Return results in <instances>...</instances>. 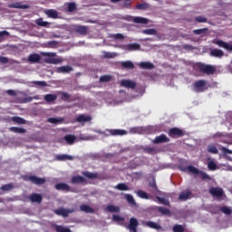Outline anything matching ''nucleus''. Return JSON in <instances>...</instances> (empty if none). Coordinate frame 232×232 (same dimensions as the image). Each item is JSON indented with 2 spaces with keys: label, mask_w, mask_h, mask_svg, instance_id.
<instances>
[{
  "label": "nucleus",
  "mask_w": 232,
  "mask_h": 232,
  "mask_svg": "<svg viewBox=\"0 0 232 232\" xmlns=\"http://www.w3.org/2000/svg\"><path fill=\"white\" fill-rule=\"evenodd\" d=\"M194 69L201 73H206V75H213L217 72L215 66L202 63H196Z\"/></svg>",
  "instance_id": "1"
},
{
  "label": "nucleus",
  "mask_w": 232,
  "mask_h": 232,
  "mask_svg": "<svg viewBox=\"0 0 232 232\" xmlns=\"http://www.w3.org/2000/svg\"><path fill=\"white\" fill-rule=\"evenodd\" d=\"M186 170L188 171L189 173H192L193 175H199V177H200V179H202V180H211V177H209L208 173H206L202 170H199L193 165L188 166Z\"/></svg>",
  "instance_id": "2"
},
{
  "label": "nucleus",
  "mask_w": 232,
  "mask_h": 232,
  "mask_svg": "<svg viewBox=\"0 0 232 232\" xmlns=\"http://www.w3.org/2000/svg\"><path fill=\"white\" fill-rule=\"evenodd\" d=\"M206 84H208L206 80H198L193 83L192 88L196 93H202L208 90Z\"/></svg>",
  "instance_id": "3"
},
{
  "label": "nucleus",
  "mask_w": 232,
  "mask_h": 232,
  "mask_svg": "<svg viewBox=\"0 0 232 232\" xmlns=\"http://www.w3.org/2000/svg\"><path fill=\"white\" fill-rule=\"evenodd\" d=\"M44 55L48 57L45 59V63L47 64H61L63 63V59L61 58H54L57 55L56 53H44Z\"/></svg>",
  "instance_id": "4"
},
{
  "label": "nucleus",
  "mask_w": 232,
  "mask_h": 232,
  "mask_svg": "<svg viewBox=\"0 0 232 232\" xmlns=\"http://www.w3.org/2000/svg\"><path fill=\"white\" fill-rule=\"evenodd\" d=\"M53 213H55V215H58V217H63V218H68V217H70V214L75 213V208H59L54 209Z\"/></svg>",
  "instance_id": "5"
},
{
  "label": "nucleus",
  "mask_w": 232,
  "mask_h": 232,
  "mask_svg": "<svg viewBox=\"0 0 232 232\" xmlns=\"http://www.w3.org/2000/svg\"><path fill=\"white\" fill-rule=\"evenodd\" d=\"M168 135L170 139H180V137H184V135H186V132L179 128L174 127L169 130Z\"/></svg>",
  "instance_id": "6"
},
{
  "label": "nucleus",
  "mask_w": 232,
  "mask_h": 232,
  "mask_svg": "<svg viewBox=\"0 0 232 232\" xmlns=\"http://www.w3.org/2000/svg\"><path fill=\"white\" fill-rule=\"evenodd\" d=\"M107 133H109V135H111L112 137H122L123 135H127L128 131L121 129H111L107 130Z\"/></svg>",
  "instance_id": "7"
},
{
  "label": "nucleus",
  "mask_w": 232,
  "mask_h": 232,
  "mask_svg": "<svg viewBox=\"0 0 232 232\" xmlns=\"http://www.w3.org/2000/svg\"><path fill=\"white\" fill-rule=\"evenodd\" d=\"M30 182H32V184H34L35 186H43V184L46 183V179L39 178V177L34 176V175H31L30 176Z\"/></svg>",
  "instance_id": "8"
},
{
  "label": "nucleus",
  "mask_w": 232,
  "mask_h": 232,
  "mask_svg": "<svg viewBox=\"0 0 232 232\" xmlns=\"http://www.w3.org/2000/svg\"><path fill=\"white\" fill-rule=\"evenodd\" d=\"M137 227H139V220L135 218H130V223L128 225V229L130 232H137Z\"/></svg>",
  "instance_id": "9"
},
{
  "label": "nucleus",
  "mask_w": 232,
  "mask_h": 232,
  "mask_svg": "<svg viewBox=\"0 0 232 232\" xmlns=\"http://www.w3.org/2000/svg\"><path fill=\"white\" fill-rule=\"evenodd\" d=\"M208 191L212 197H217L218 198L224 196V190L221 188H210Z\"/></svg>",
  "instance_id": "10"
},
{
  "label": "nucleus",
  "mask_w": 232,
  "mask_h": 232,
  "mask_svg": "<svg viewBox=\"0 0 232 232\" xmlns=\"http://www.w3.org/2000/svg\"><path fill=\"white\" fill-rule=\"evenodd\" d=\"M169 138L166 134H160V136H156L152 142L153 144H163L164 142H169Z\"/></svg>",
  "instance_id": "11"
},
{
  "label": "nucleus",
  "mask_w": 232,
  "mask_h": 232,
  "mask_svg": "<svg viewBox=\"0 0 232 232\" xmlns=\"http://www.w3.org/2000/svg\"><path fill=\"white\" fill-rule=\"evenodd\" d=\"M121 86L123 88H130V90H135L137 88V83L131 80H122L121 82Z\"/></svg>",
  "instance_id": "12"
},
{
  "label": "nucleus",
  "mask_w": 232,
  "mask_h": 232,
  "mask_svg": "<svg viewBox=\"0 0 232 232\" xmlns=\"http://www.w3.org/2000/svg\"><path fill=\"white\" fill-rule=\"evenodd\" d=\"M214 44H218L220 48H225V50H229L232 52V44H229L222 40H214Z\"/></svg>",
  "instance_id": "13"
},
{
  "label": "nucleus",
  "mask_w": 232,
  "mask_h": 232,
  "mask_svg": "<svg viewBox=\"0 0 232 232\" xmlns=\"http://www.w3.org/2000/svg\"><path fill=\"white\" fill-rule=\"evenodd\" d=\"M72 184H88L87 179L82 176H74L71 179Z\"/></svg>",
  "instance_id": "14"
},
{
  "label": "nucleus",
  "mask_w": 232,
  "mask_h": 232,
  "mask_svg": "<svg viewBox=\"0 0 232 232\" xmlns=\"http://www.w3.org/2000/svg\"><path fill=\"white\" fill-rule=\"evenodd\" d=\"M54 188L57 191H65V193H69L72 189L66 183H57Z\"/></svg>",
  "instance_id": "15"
},
{
  "label": "nucleus",
  "mask_w": 232,
  "mask_h": 232,
  "mask_svg": "<svg viewBox=\"0 0 232 232\" xmlns=\"http://www.w3.org/2000/svg\"><path fill=\"white\" fill-rule=\"evenodd\" d=\"M138 66L140 70H153L155 68V64L151 63V62H140Z\"/></svg>",
  "instance_id": "16"
},
{
  "label": "nucleus",
  "mask_w": 232,
  "mask_h": 232,
  "mask_svg": "<svg viewBox=\"0 0 232 232\" xmlns=\"http://www.w3.org/2000/svg\"><path fill=\"white\" fill-rule=\"evenodd\" d=\"M30 200L35 204H43V195L33 193L30 195Z\"/></svg>",
  "instance_id": "17"
},
{
  "label": "nucleus",
  "mask_w": 232,
  "mask_h": 232,
  "mask_svg": "<svg viewBox=\"0 0 232 232\" xmlns=\"http://www.w3.org/2000/svg\"><path fill=\"white\" fill-rule=\"evenodd\" d=\"M70 72H73L72 65H64L56 69L57 73H70Z\"/></svg>",
  "instance_id": "18"
},
{
  "label": "nucleus",
  "mask_w": 232,
  "mask_h": 232,
  "mask_svg": "<svg viewBox=\"0 0 232 232\" xmlns=\"http://www.w3.org/2000/svg\"><path fill=\"white\" fill-rule=\"evenodd\" d=\"M123 50H127V52H135L137 50H140V44H129L127 45H124Z\"/></svg>",
  "instance_id": "19"
},
{
  "label": "nucleus",
  "mask_w": 232,
  "mask_h": 232,
  "mask_svg": "<svg viewBox=\"0 0 232 232\" xmlns=\"http://www.w3.org/2000/svg\"><path fill=\"white\" fill-rule=\"evenodd\" d=\"M190 195H192L191 190H184L179 194V200H181V202H186V200L189 198Z\"/></svg>",
  "instance_id": "20"
},
{
  "label": "nucleus",
  "mask_w": 232,
  "mask_h": 232,
  "mask_svg": "<svg viewBox=\"0 0 232 232\" xmlns=\"http://www.w3.org/2000/svg\"><path fill=\"white\" fill-rule=\"evenodd\" d=\"M8 8H16L19 10H26V8H29V6L23 3L16 2V3L10 4L8 5Z\"/></svg>",
  "instance_id": "21"
},
{
  "label": "nucleus",
  "mask_w": 232,
  "mask_h": 232,
  "mask_svg": "<svg viewBox=\"0 0 232 232\" xmlns=\"http://www.w3.org/2000/svg\"><path fill=\"white\" fill-rule=\"evenodd\" d=\"M92 121V116H86L84 114H80L76 118V122H80L81 124H84L85 122H90Z\"/></svg>",
  "instance_id": "22"
},
{
  "label": "nucleus",
  "mask_w": 232,
  "mask_h": 232,
  "mask_svg": "<svg viewBox=\"0 0 232 232\" xmlns=\"http://www.w3.org/2000/svg\"><path fill=\"white\" fill-rule=\"evenodd\" d=\"M58 95H61L62 101H64L65 102H72V101H73L72 99V95H70L68 92H58Z\"/></svg>",
  "instance_id": "23"
},
{
  "label": "nucleus",
  "mask_w": 232,
  "mask_h": 232,
  "mask_svg": "<svg viewBox=\"0 0 232 232\" xmlns=\"http://www.w3.org/2000/svg\"><path fill=\"white\" fill-rule=\"evenodd\" d=\"M210 56L211 57H218V58H222L224 57V51L220 50V49H212L210 51Z\"/></svg>",
  "instance_id": "24"
},
{
  "label": "nucleus",
  "mask_w": 232,
  "mask_h": 232,
  "mask_svg": "<svg viewBox=\"0 0 232 232\" xmlns=\"http://www.w3.org/2000/svg\"><path fill=\"white\" fill-rule=\"evenodd\" d=\"M124 198L127 200L130 206H132L133 208H137V201H135V198L131 196V194H125Z\"/></svg>",
  "instance_id": "25"
},
{
  "label": "nucleus",
  "mask_w": 232,
  "mask_h": 232,
  "mask_svg": "<svg viewBox=\"0 0 232 232\" xmlns=\"http://www.w3.org/2000/svg\"><path fill=\"white\" fill-rule=\"evenodd\" d=\"M132 21L133 23H136L138 24H148V23H150V20H148V18L140 16H135Z\"/></svg>",
  "instance_id": "26"
},
{
  "label": "nucleus",
  "mask_w": 232,
  "mask_h": 232,
  "mask_svg": "<svg viewBox=\"0 0 232 232\" xmlns=\"http://www.w3.org/2000/svg\"><path fill=\"white\" fill-rule=\"evenodd\" d=\"M76 34H80V35H86L88 34V27L84 25H78L75 28Z\"/></svg>",
  "instance_id": "27"
},
{
  "label": "nucleus",
  "mask_w": 232,
  "mask_h": 232,
  "mask_svg": "<svg viewBox=\"0 0 232 232\" xmlns=\"http://www.w3.org/2000/svg\"><path fill=\"white\" fill-rule=\"evenodd\" d=\"M56 160L64 161V160H73V156L68 154H59L56 155Z\"/></svg>",
  "instance_id": "28"
},
{
  "label": "nucleus",
  "mask_w": 232,
  "mask_h": 232,
  "mask_svg": "<svg viewBox=\"0 0 232 232\" xmlns=\"http://www.w3.org/2000/svg\"><path fill=\"white\" fill-rule=\"evenodd\" d=\"M45 14L51 17V19H57V17H59V13L54 9H48L45 11Z\"/></svg>",
  "instance_id": "29"
},
{
  "label": "nucleus",
  "mask_w": 232,
  "mask_h": 232,
  "mask_svg": "<svg viewBox=\"0 0 232 232\" xmlns=\"http://www.w3.org/2000/svg\"><path fill=\"white\" fill-rule=\"evenodd\" d=\"M121 67L125 68V70H133L135 68V64L131 61L121 62Z\"/></svg>",
  "instance_id": "30"
},
{
  "label": "nucleus",
  "mask_w": 232,
  "mask_h": 232,
  "mask_svg": "<svg viewBox=\"0 0 232 232\" xmlns=\"http://www.w3.org/2000/svg\"><path fill=\"white\" fill-rule=\"evenodd\" d=\"M47 122H50V124H63L64 118H48Z\"/></svg>",
  "instance_id": "31"
},
{
  "label": "nucleus",
  "mask_w": 232,
  "mask_h": 232,
  "mask_svg": "<svg viewBox=\"0 0 232 232\" xmlns=\"http://www.w3.org/2000/svg\"><path fill=\"white\" fill-rule=\"evenodd\" d=\"M82 175L83 177H86V179H95L99 177V175L95 172H90V171H82Z\"/></svg>",
  "instance_id": "32"
},
{
  "label": "nucleus",
  "mask_w": 232,
  "mask_h": 232,
  "mask_svg": "<svg viewBox=\"0 0 232 232\" xmlns=\"http://www.w3.org/2000/svg\"><path fill=\"white\" fill-rule=\"evenodd\" d=\"M63 139L67 142V144L72 145L75 142V140H77V137H75V135L68 134L64 136Z\"/></svg>",
  "instance_id": "33"
},
{
  "label": "nucleus",
  "mask_w": 232,
  "mask_h": 232,
  "mask_svg": "<svg viewBox=\"0 0 232 232\" xmlns=\"http://www.w3.org/2000/svg\"><path fill=\"white\" fill-rule=\"evenodd\" d=\"M192 32L194 35H200V37H204V35L208 34V28L195 29Z\"/></svg>",
  "instance_id": "34"
},
{
  "label": "nucleus",
  "mask_w": 232,
  "mask_h": 232,
  "mask_svg": "<svg viewBox=\"0 0 232 232\" xmlns=\"http://www.w3.org/2000/svg\"><path fill=\"white\" fill-rule=\"evenodd\" d=\"M11 121L14 122V124H26V121L18 116L12 117Z\"/></svg>",
  "instance_id": "35"
},
{
  "label": "nucleus",
  "mask_w": 232,
  "mask_h": 232,
  "mask_svg": "<svg viewBox=\"0 0 232 232\" xmlns=\"http://www.w3.org/2000/svg\"><path fill=\"white\" fill-rule=\"evenodd\" d=\"M106 211H108L109 213H120L121 208L113 205H108L106 207Z\"/></svg>",
  "instance_id": "36"
},
{
  "label": "nucleus",
  "mask_w": 232,
  "mask_h": 232,
  "mask_svg": "<svg viewBox=\"0 0 232 232\" xmlns=\"http://www.w3.org/2000/svg\"><path fill=\"white\" fill-rule=\"evenodd\" d=\"M114 188L119 189V191H130V187L126 183H119Z\"/></svg>",
  "instance_id": "37"
},
{
  "label": "nucleus",
  "mask_w": 232,
  "mask_h": 232,
  "mask_svg": "<svg viewBox=\"0 0 232 232\" xmlns=\"http://www.w3.org/2000/svg\"><path fill=\"white\" fill-rule=\"evenodd\" d=\"M44 99L46 102H53L57 101V94H45Z\"/></svg>",
  "instance_id": "38"
},
{
  "label": "nucleus",
  "mask_w": 232,
  "mask_h": 232,
  "mask_svg": "<svg viewBox=\"0 0 232 232\" xmlns=\"http://www.w3.org/2000/svg\"><path fill=\"white\" fill-rule=\"evenodd\" d=\"M80 211H83V213H93V208L86 204H82L80 206Z\"/></svg>",
  "instance_id": "39"
},
{
  "label": "nucleus",
  "mask_w": 232,
  "mask_h": 232,
  "mask_svg": "<svg viewBox=\"0 0 232 232\" xmlns=\"http://www.w3.org/2000/svg\"><path fill=\"white\" fill-rule=\"evenodd\" d=\"M219 211L224 213V215H232V208L227 206H223L219 208Z\"/></svg>",
  "instance_id": "40"
},
{
  "label": "nucleus",
  "mask_w": 232,
  "mask_h": 232,
  "mask_svg": "<svg viewBox=\"0 0 232 232\" xmlns=\"http://www.w3.org/2000/svg\"><path fill=\"white\" fill-rule=\"evenodd\" d=\"M9 131H13V133H26V130L21 127H11Z\"/></svg>",
  "instance_id": "41"
},
{
  "label": "nucleus",
  "mask_w": 232,
  "mask_h": 232,
  "mask_svg": "<svg viewBox=\"0 0 232 232\" xmlns=\"http://www.w3.org/2000/svg\"><path fill=\"white\" fill-rule=\"evenodd\" d=\"M156 198L160 202V204H163L164 206H168L169 208H171V204L169 203V200L166 199L165 198L157 196Z\"/></svg>",
  "instance_id": "42"
},
{
  "label": "nucleus",
  "mask_w": 232,
  "mask_h": 232,
  "mask_svg": "<svg viewBox=\"0 0 232 232\" xmlns=\"http://www.w3.org/2000/svg\"><path fill=\"white\" fill-rule=\"evenodd\" d=\"M157 210L159 211V213H160L161 215H171V210H169V208H166L164 207H158Z\"/></svg>",
  "instance_id": "43"
},
{
  "label": "nucleus",
  "mask_w": 232,
  "mask_h": 232,
  "mask_svg": "<svg viewBox=\"0 0 232 232\" xmlns=\"http://www.w3.org/2000/svg\"><path fill=\"white\" fill-rule=\"evenodd\" d=\"M36 24H38V26H44V28H48V26H50V23L49 22H44L43 20V18H39L36 20Z\"/></svg>",
  "instance_id": "44"
},
{
  "label": "nucleus",
  "mask_w": 232,
  "mask_h": 232,
  "mask_svg": "<svg viewBox=\"0 0 232 232\" xmlns=\"http://www.w3.org/2000/svg\"><path fill=\"white\" fill-rule=\"evenodd\" d=\"M141 34H144L145 35H157V30L156 29H145L141 31Z\"/></svg>",
  "instance_id": "45"
},
{
  "label": "nucleus",
  "mask_w": 232,
  "mask_h": 232,
  "mask_svg": "<svg viewBox=\"0 0 232 232\" xmlns=\"http://www.w3.org/2000/svg\"><path fill=\"white\" fill-rule=\"evenodd\" d=\"M41 61V55L34 53L30 55V63H39Z\"/></svg>",
  "instance_id": "46"
},
{
  "label": "nucleus",
  "mask_w": 232,
  "mask_h": 232,
  "mask_svg": "<svg viewBox=\"0 0 232 232\" xmlns=\"http://www.w3.org/2000/svg\"><path fill=\"white\" fill-rule=\"evenodd\" d=\"M136 193L140 197V198H145L146 200L150 199V195L144 192V190H138Z\"/></svg>",
  "instance_id": "47"
},
{
  "label": "nucleus",
  "mask_w": 232,
  "mask_h": 232,
  "mask_svg": "<svg viewBox=\"0 0 232 232\" xmlns=\"http://www.w3.org/2000/svg\"><path fill=\"white\" fill-rule=\"evenodd\" d=\"M146 226H148V227H150L151 229H160V226L153 221L146 222Z\"/></svg>",
  "instance_id": "48"
},
{
  "label": "nucleus",
  "mask_w": 232,
  "mask_h": 232,
  "mask_svg": "<svg viewBox=\"0 0 232 232\" xmlns=\"http://www.w3.org/2000/svg\"><path fill=\"white\" fill-rule=\"evenodd\" d=\"M31 86H37L38 88H43L46 86V82H31Z\"/></svg>",
  "instance_id": "49"
},
{
  "label": "nucleus",
  "mask_w": 232,
  "mask_h": 232,
  "mask_svg": "<svg viewBox=\"0 0 232 232\" xmlns=\"http://www.w3.org/2000/svg\"><path fill=\"white\" fill-rule=\"evenodd\" d=\"M77 10V5L73 2H70L67 6V12H75Z\"/></svg>",
  "instance_id": "50"
},
{
  "label": "nucleus",
  "mask_w": 232,
  "mask_h": 232,
  "mask_svg": "<svg viewBox=\"0 0 232 232\" xmlns=\"http://www.w3.org/2000/svg\"><path fill=\"white\" fill-rule=\"evenodd\" d=\"M56 232H72V230L68 227H64L63 226H56L55 227Z\"/></svg>",
  "instance_id": "51"
},
{
  "label": "nucleus",
  "mask_w": 232,
  "mask_h": 232,
  "mask_svg": "<svg viewBox=\"0 0 232 232\" xmlns=\"http://www.w3.org/2000/svg\"><path fill=\"white\" fill-rule=\"evenodd\" d=\"M136 8H138V10H148V8H150V5L148 3L138 4Z\"/></svg>",
  "instance_id": "52"
},
{
  "label": "nucleus",
  "mask_w": 232,
  "mask_h": 232,
  "mask_svg": "<svg viewBox=\"0 0 232 232\" xmlns=\"http://www.w3.org/2000/svg\"><path fill=\"white\" fill-rule=\"evenodd\" d=\"M13 188H14V184L9 183V184L3 185L1 187V189L2 191H10L12 190Z\"/></svg>",
  "instance_id": "53"
},
{
  "label": "nucleus",
  "mask_w": 232,
  "mask_h": 232,
  "mask_svg": "<svg viewBox=\"0 0 232 232\" xmlns=\"http://www.w3.org/2000/svg\"><path fill=\"white\" fill-rule=\"evenodd\" d=\"M208 153H213L214 155H217L218 153V149H217L214 145H209L208 148Z\"/></svg>",
  "instance_id": "54"
},
{
  "label": "nucleus",
  "mask_w": 232,
  "mask_h": 232,
  "mask_svg": "<svg viewBox=\"0 0 232 232\" xmlns=\"http://www.w3.org/2000/svg\"><path fill=\"white\" fill-rule=\"evenodd\" d=\"M111 81V75H103L100 77V82H110Z\"/></svg>",
  "instance_id": "55"
},
{
  "label": "nucleus",
  "mask_w": 232,
  "mask_h": 232,
  "mask_svg": "<svg viewBox=\"0 0 232 232\" xmlns=\"http://www.w3.org/2000/svg\"><path fill=\"white\" fill-rule=\"evenodd\" d=\"M149 186L150 188H152V189H154L156 193H159V188L157 187V182L155 181V179H153L152 181H150Z\"/></svg>",
  "instance_id": "56"
},
{
  "label": "nucleus",
  "mask_w": 232,
  "mask_h": 232,
  "mask_svg": "<svg viewBox=\"0 0 232 232\" xmlns=\"http://www.w3.org/2000/svg\"><path fill=\"white\" fill-rule=\"evenodd\" d=\"M208 169H210L211 171H215V169H217V163H215V161L211 160L208 163Z\"/></svg>",
  "instance_id": "57"
},
{
  "label": "nucleus",
  "mask_w": 232,
  "mask_h": 232,
  "mask_svg": "<svg viewBox=\"0 0 232 232\" xmlns=\"http://www.w3.org/2000/svg\"><path fill=\"white\" fill-rule=\"evenodd\" d=\"M48 48H57L59 46V42L57 41H50L47 43Z\"/></svg>",
  "instance_id": "58"
},
{
  "label": "nucleus",
  "mask_w": 232,
  "mask_h": 232,
  "mask_svg": "<svg viewBox=\"0 0 232 232\" xmlns=\"http://www.w3.org/2000/svg\"><path fill=\"white\" fill-rule=\"evenodd\" d=\"M144 151L145 153H149V155H155V148L153 147H146Z\"/></svg>",
  "instance_id": "59"
},
{
  "label": "nucleus",
  "mask_w": 232,
  "mask_h": 232,
  "mask_svg": "<svg viewBox=\"0 0 232 232\" xmlns=\"http://www.w3.org/2000/svg\"><path fill=\"white\" fill-rule=\"evenodd\" d=\"M173 232H184V227L182 225H174Z\"/></svg>",
  "instance_id": "60"
},
{
  "label": "nucleus",
  "mask_w": 232,
  "mask_h": 232,
  "mask_svg": "<svg viewBox=\"0 0 232 232\" xmlns=\"http://www.w3.org/2000/svg\"><path fill=\"white\" fill-rule=\"evenodd\" d=\"M195 21L197 23H208V18L199 15L195 17Z\"/></svg>",
  "instance_id": "61"
},
{
  "label": "nucleus",
  "mask_w": 232,
  "mask_h": 232,
  "mask_svg": "<svg viewBox=\"0 0 232 232\" xmlns=\"http://www.w3.org/2000/svg\"><path fill=\"white\" fill-rule=\"evenodd\" d=\"M112 220H114L115 222H124V218L119 215H113Z\"/></svg>",
  "instance_id": "62"
},
{
  "label": "nucleus",
  "mask_w": 232,
  "mask_h": 232,
  "mask_svg": "<svg viewBox=\"0 0 232 232\" xmlns=\"http://www.w3.org/2000/svg\"><path fill=\"white\" fill-rule=\"evenodd\" d=\"M7 95H10L11 97H15L17 95V92L14 90H7L6 91Z\"/></svg>",
  "instance_id": "63"
},
{
  "label": "nucleus",
  "mask_w": 232,
  "mask_h": 232,
  "mask_svg": "<svg viewBox=\"0 0 232 232\" xmlns=\"http://www.w3.org/2000/svg\"><path fill=\"white\" fill-rule=\"evenodd\" d=\"M0 63L1 64H8V58L5 56H0Z\"/></svg>",
  "instance_id": "64"
}]
</instances>
